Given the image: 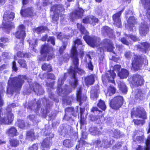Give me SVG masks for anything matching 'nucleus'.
Wrapping results in <instances>:
<instances>
[{
    "instance_id": "nucleus-1",
    "label": "nucleus",
    "mask_w": 150,
    "mask_h": 150,
    "mask_svg": "<svg viewBox=\"0 0 150 150\" xmlns=\"http://www.w3.org/2000/svg\"><path fill=\"white\" fill-rule=\"evenodd\" d=\"M84 46L81 40L77 39L74 41V44L71 50V55L73 59V64L70 67L69 72L72 77V81L70 83L74 88L78 84L77 79L75 76L76 72H78L80 75H83L85 73L83 70L78 68L79 59L76 50V48L80 50V56L82 57L84 54L83 51Z\"/></svg>"
},
{
    "instance_id": "nucleus-2",
    "label": "nucleus",
    "mask_w": 150,
    "mask_h": 150,
    "mask_svg": "<svg viewBox=\"0 0 150 150\" xmlns=\"http://www.w3.org/2000/svg\"><path fill=\"white\" fill-rule=\"evenodd\" d=\"M25 76L19 75L18 77L10 78L8 82L7 93L12 96L14 92L20 90L24 83V80L26 79Z\"/></svg>"
},
{
    "instance_id": "nucleus-3",
    "label": "nucleus",
    "mask_w": 150,
    "mask_h": 150,
    "mask_svg": "<svg viewBox=\"0 0 150 150\" xmlns=\"http://www.w3.org/2000/svg\"><path fill=\"white\" fill-rule=\"evenodd\" d=\"M42 99H39L37 102L36 104H34L32 102H30L28 103V105H26L25 107L27 109L33 110L37 114H41L42 115L45 117H46L49 112V109L50 106L52 105V102L50 101L49 100L44 99V101H46L47 107L45 109L41 108L40 110V104L42 101Z\"/></svg>"
},
{
    "instance_id": "nucleus-4",
    "label": "nucleus",
    "mask_w": 150,
    "mask_h": 150,
    "mask_svg": "<svg viewBox=\"0 0 150 150\" xmlns=\"http://www.w3.org/2000/svg\"><path fill=\"white\" fill-rule=\"evenodd\" d=\"M77 25L81 33L86 35L83 37V39L88 44L93 47H97L99 46L100 39L99 37L95 36L91 37L88 35V32L81 24L77 23Z\"/></svg>"
},
{
    "instance_id": "nucleus-5",
    "label": "nucleus",
    "mask_w": 150,
    "mask_h": 150,
    "mask_svg": "<svg viewBox=\"0 0 150 150\" xmlns=\"http://www.w3.org/2000/svg\"><path fill=\"white\" fill-rule=\"evenodd\" d=\"M144 64L145 65L148 64L146 57L144 55H134L132 61L131 69L135 71L140 69Z\"/></svg>"
},
{
    "instance_id": "nucleus-6",
    "label": "nucleus",
    "mask_w": 150,
    "mask_h": 150,
    "mask_svg": "<svg viewBox=\"0 0 150 150\" xmlns=\"http://www.w3.org/2000/svg\"><path fill=\"white\" fill-rule=\"evenodd\" d=\"M102 47L99 48L97 51V52L99 55V59L100 60H103L104 58V53L105 51L110 52H113L114 48L112 44V42L109 39L104 40L102 43Z\"/></svg>"
},
{
    "instance_id": "nucleus-7",
    "label": "nucleus",
    "mask_w": 150,
    "mask_h": 150,
    "mask_svg": "<svg viewBox=\"0 0 150 150\" xmlns=\"http://www.w3.org/2000/svg\"><path fill=\"white\" fill-rule=\"evenodd\" d=\"M11 109L8 107L3 111L1 108L0 109V122L4 124L11 123L14 119V115L11 112Z\"/></svg>"
},
{
    "instance_id": "nucleus-8",
    "label": "nucleus",
    "mask_w": 150,
    "mask_h": 150,
    "mask_svg": "<svg viewBox=\"0 0 150 150\" xmlns=\"http://www.w3.org/2000/svg\"><path fill=\"white\" fill-rule=\"evenodd\" d=\"M121 67L120 65H115L113 67V71H108L106 73L105 75L102 76L103 81L106 82L108 81L109 82L114 83L115 81L114 79L116 75L115 72L118 74V73L120 72V70Z\"/></svg>"
},
{
    "instance_id": "nucleus-9",
    "label": "nucleus",
    "mask_w": 150,
    "mask_h": 150,
    "mask_svg": "<svg viewBox=\"0 0 150 150\" xmlns=\"http://www.w3.org/2000/svg\"><path fill=\"white\" fill-rule=\"evenodd\" d=\"M15 35L17 38L21 39L19 45H16L14 47L15 50H18L23 48V41L25 37V27L23 25H21L19 26L18 30L16 33Z\"/></svg>"
},
{
    "instance_id": "nucleus-10",
    "label": "nucleus",
    "mask_w": 150,
    "mask_h": 150,
    "mask_svg": "<svg viewBox=\"0 0 150 150\" xmlns=\"http://www.w3.org/2000/svg\"><path fill=\"white\" fill-rule=\"evenodd\" d=\"M41 58L38 57L40 60H44L47 56H48L47 60H49L53 55L52 47L47 44L42 45L41 48Z\"/></svg>"
},
{
    "instance_id": "nucleus-11",
    "label": "nucleus",
    "mask_w": 150,
    "mask_h": 150,
    "mask_svg": "<svg viewBox=\"0 0 150 150\" xmlns=\"http://www.w3.org/2000/svg\"><path fill=\"white\" fill-rule=\"evenodd\" d=\"M66 74H64L63 79L59 78L58 80V86L57 88V93L59 96L64 97L69 93L72 91V89L67 86H66L65 88H61V85L64 83V81L65 79Z\"/></svg>"
},
{
    "instance_id": "nucleus-12",
    "label": "nucleus",
    "mask_w": 150,
    "mask_h": 150,
    "mask_svg": "<svg viewBox=\"0 0 150 150\" xmlns=\"http://www.w3.org/2000/svg\"><path fill=\"white\" fill-rule=\"evenodd\" d=\"M134 115L135 117L141 118L144 119H146L147 118L144 109L143 107L139 106L134 108L132 110V117L133 118Z\"/></svg>"
},
{
    "instance_id": "nucleus-13",
    "label": "nucleus",
    "mask_w": 150,
    "mask_h": 150,
    "mask_svg": "<svg viewBox=\"0 0 150 150\" xmlns=\"http://www.w3.org/2000/svg\"><path fill=\"white\" fill-rule=\"evenodd\" d=\"M113 142V140L111 139H108L106 137H105L102 142L100 140L98 139L94 141L93 144L96 146L103 147L106 148L112 144Z\"/></svg>"
},
{
    "instance_id": "nucleus-14",
    "label": "nucleus",
    "mask_w": 150,
    "mask_h": 150,
    "mask_svg": "<svg viewBox=\"0 0 150 150\" xmlns=\"http://www.w3.org/2000/svg\"><path fill=\"white\" fill-rule=\"evenodd\" d=\"M64 9L61 4L55 5L51 8V11H53L54 15L52 17V20L56 21L58 19L60 12H62Z\"/></svg>"
},
{
    "instance_id": "nucleus-15",
    "label": "nucleus",
    "mask_w": 150,
    "mask_h": 150,
    "mask_svg": "<svg viewBox=\"0 0 150 150\" xmlns=\"http://www.w3.org/2000/svg\"><path fill=\"white\" fill-rule=\"evenodd\" d=\"M123 103V99L121 96H117L114 98L110 102L111 108L115 109H117L120 107Z\"/></svg>"
},
{
    "instance_id": "nucleus-16",
    "label": "nucleus",
    "mask_w": 150,
    "mask_h": 150,
    "mask_svg": "<svg viewBox=\"0 0 150 150\" xmlns=\"http://www.w3.org/2000/svg\"><path fill=\"white\" fill-rule=\"evenodd\" d=\"M129 81L133 84L137 86H141L143 83L142 77L138 74L134 75L132 78L130 79Z\"/></svg>"
},
{
    "instance_id": "nucleus-17",
    "label": "nucleus",
    "mask_w": 150,
    "mask_h": 150,
    "mask_svg": "<svg viewBox=\"0 0 150 150\" xmlns=\"http://www.w3.org/2000/svg\"><path fill=\"white\" fill-rule=\"evenodd\" d=\"M83 10L81 8H78L70 15V18L71 20L73 21L75 19L81 17L83 16Z\"/></svg>"
},
{
    "instance_id": "nucleus-18",
    "label": "nucleus",
    "mask_w": 150,
    "mask_h": 150,
    "mask_svg": "<svg viewBox=\"0 0 150 150\" xmlns=\"http://www.w3.org/2000/svg\"><path fill=\"white\" fill-rule=\"evenodd\" d=\"M30 88L38 95H41L44 93V91L42 87L39 84L35 83L30 84Z\"/></svg>"
},
{
    "instance_id": "nucleus-19",
    "label": "nucleus",
    "mask_w": 150,
    "mask_h": 150,
    "mask_svg": "<svg viewBox=\"0 0 150 150\" xmlns=\"http://www.w3.org/2000/svg\"><path fill=\"white\" fill-rule=\"evenodd\" d=\"M144 5L145 12L143 13L144 16H146L150 20V1L149 0H141Z\"/></svg>"
},
{
    "instance_id": "nucleus-20",
    "label": "nucleus",
    "mask_w": 150,
    "mask_h": 150,
    "mask_svg": "<svg viewBox=\"0 0 150 150\" xmlns=\"http://www.w3.org/2000/svg\"><path fill=\"white\" fill-rule=\"evenodd\" d=\"M20 13L23 16H33L35 15V13L33 12V8L28 7L24 8L23 7H22Z\"/></svg>"
},
{
    "instance_id": "nucleus-21",
    "label": "nucleus",
    "mask_w": 150,
    "mask_h": 150,
    "mask_svg": "<svg viewBox=\"0 0 150 150\" xmlns=\"http://www.w3.org/2000/svg\"><path fill=\"white\" fill-rule=\"evenodd\" d=\"M136 22L135 18L131 16L129 18L127 21V23L125 25V27L130 31H133V28L134 27L135 24Z\"/></svg>"
},
{
    "instance_id": "nucleus-22",
    "label": "nucleus",
    "mask_w": 150,
    "mask_h": 150,
    "mask_svg": "<svg viewBox=\"0 0 150 150\" xmlns=\"http://www.w3.org/2000/svg\"><path fill=\"white\" fill-rule=\"evenodd\" d=\"M135 47L140 51H141L145 53L150 50V44L146 42L142 43L140 45H137Z\"/></svg>"
},
{
    "instance_id": "nucleus-23",
    "label": "nucleus",
    "mask_w": 150,
    "mask_h": 150,
    "mask_svg": "<svg viewBox=\"0 0 150 150\" xmlns=\"http://www.w3.org/2000/svg\"><path fill=\"white\" fill-rule=\"evenodd\" d=\"M83 22L85 23H89L93 25H95L96 23L98 21V19L95 17L91 15L87 16L83 20Z\"/></svg>"
},
{
    "instance_id": "nucleus-24",
    "label": "nucleus",
    "mask_w": 150,
    "mask_h": 150,
    "mask_svg": "<svg viewBox=\"0 0 150 150\" xmlns=\"http://www.w3.org/2000/svg\"><path fill=\"white\" fill-rule=\"evenodd\" d=\"M123 11V10H122L119 11L114 14L112 17L114 24L118 27H120L122 26L120 16Z\"/></svg>"
},
{
    "instance_id": "nucleus-25",
    "label": "nucleus",
    "mask_w": 150,
    "mask_h": 150,
    "mask_svg": "<svg viewBox=\"0 0 150 150\" xmlns=\"http://www.w3.org/2000/svg\"><path fill=\"white\" fill-rule=\"evenodd\" d=\"M71 127L69 125L66 126L64 128L63 126H62L59 128L58 132L60 134L63 136H65L66 134L71 132Z\"/></svg>"
},
{
    "instance_id": "nucleus-26",
    "label": "nucleus",
    "mask_w": 150,
    "mask_h": 150,
    "mask_svg": "<svg viewBox=\"0 0 150 150\" xmlns=\"http://www.w3.org/2000/svg\"><path fill=\"white\" fill-rule=\"evenodd\" d=\"M81 94V88H80L78 89L77 91L76 99V100L80 102V105L84 102L86 100V97L85 96H82Z\"/></svg>"
},
{
    "instance_id": "nucleus-27",
    "label": "nucleus",
    "mask_w": 150,
    "mask_h": 150,
    "mask_svg": "<svg viewBox=\"0 0 150 150\" xmlns=\"http://www.w3.org/2000/svg\"><path fill=\"white\" fill-rule=\"evenodd\" d=\"M148 26L145 23H142L139 29L140 35L142 36H145L148 31Z\"/></svg>"
},
{
    "instance_id": "nucleus-28",
    "label": "nucleus",
    "mask_w": 150,
    "mask_h": 150,
    "mask_svg": "<svg viewBox=\"0 0 150 150\" xmlns=\"http://www.w3.org/2000/svg\"><path fill=\"white\" fill-rule=\"evenodd\" d=\"M91 58L89 55H87L84 59V62L86 64V67L89 70L92 71L93 70V66L91 61Z\"/></svg>"
},
{
    "instance_id": "nucleus-29",
    "label": "nucleus",
    "mask_w": 150,
    "mask_h": 150,
    "mask_svg": "<svg viewBox=\"0 0 150 150\" xmlns=\"http://www.w3.org/2000/svg\"><path fill=\"white\" fill-rule=\"evenodd\" d=\"M74 108L69 107L66 108L65 109V115L64 117V119L68 120L67 117L70 119L71 116L69 115H71V114L74 117L76 116V115L74 114Z\"/></svg>"
},
{
    "instance_id": "nucleus-30",
    "label": "nucleus",
    "mask_w": 150,
    "mask_h": 150,
    "mask_svg": "<svg viewBox=\"0 0 150 150\" xmlns=\"http://www.w3.org/2000/svg\"><path fill=\"white\" fill-rule=\"evenodd\" d=\"M94 74H92L86 77L85 78V83L88 86L93 84L95 81Z\"/></svg>"
},
{
    "instance_id": "nucleus-31",
    "label": "nucleus",
    "mask_w": 150,
    "mask_h": 150,
    "mask_svg": "<svg viewBox=\"0 0 150 150\" xmlns=\"http://www.w3.org/2000/svg\"><path fill=\"white\" fill-rule=\"evenodd\" d=\"M146 146H138L137 150H150V135L148 137L146 142Z\"/></svg>"
},
{
    "instance_id": "nucleus-32",
    "label": "nucleus",
    "mask_w": 150,
    "mask_h": 150,
    "mask_svg": "<svg viewBox=\"0 0 150 150\" xmlns=\"http://www.w3.org/2000/svg\"><path fill=\"white\" fill-rule=\"evenodd\" d=\"M14 13L13 12H5L3 16V18L4 21H11L13 20L14 17Z\"/></svg>"
},
{
    "instance_id": "nucleus-33",
    "label": "nucleus",
    "mask_w": 150,
    "mask_h": 150,
    "mask_svg": "<svg viewBox=\"0 0 150 150\" xmlns=\"http://www.w3.org/2000/svg\"><path fill=\"white\" fill-rule=\"evenodd\" d=\"M6 133L9 136L12 137L17 136L18 134L16 129L13 127L8 129Z\"/></svg>"
},
{
    "instance_id": "nucleus-34",
    "label": "nucleus",
    "mask_w": 150,
    "mask_h": 150,
    "mask_svg": "<svg viewBox=\"0 0 150 150\" xmlns=\"http://www.w3.org/2000/svg\"><path fill=\"white\" fill-rule=\"evenodd\" d=\"M122 135V134L118 130L113 129L110 132V136L117 139L120 138Z\"/></svg>"
},
{
    "instance_id": "nucleus-35",
    "label": "nucleus",
    "mask_w": 150,
    "mask_h": 150,
    "mask_svg": "<svg viewBox=\"0 0 150 150\" xmlns=\"http://www.w3.org/2000/svg\"><path fill=\"white\" fill-rule=\"evenodd\" d=\"M129 75V71L124 69H122L120 72L118 73L119 76L122 79L126 78Z\"/></svg>"
},
{
    "instance_id": "nucleus-36",
    "label": "nucleus",
    "mask_w": 150,
    "mask_h": 150,
    "mask_svg": "<svg viewBox=\"0 0 150 150\" xmlns=\"http://www.w3.org/2000/svg\"><path fill=\"white\" fill-rule=\"evenodd\" d=\"M102 32L105 34L106 33L109 37H111V35H113V31L110 28L107 26H105L103 27L102 29Z\"/></svg>"
},
{
    "instance_id": "nucleus-37",
    "label": "nucleus",
    "mask_w": 150,
    "mask_h": 150,
    "mask_svg": "<svg viewBox=\"0 0 150 150\" xmlns=\"http://www.w3.org/2000/svg\"><path fill=\"white\" fill-rule=\"evenodd\" d=\"M52 145L51 139H49L47 137L44 140L42 143V146L43 147L49 148Z\"/></svg>"
},
{
    "instance_id": "nucleus-38",
    "label": "nucleus",
    "mask_w": 150,
    "mask_h": 150,
    "mask_svg": "<svg viewBox=\"0 0 150 150\" xmlns=\"http://www.w3.org/2000/svg\"><path fill=\"white\" fill-rule=\"evenodd\" d=\"M89 132L91 134L93 135H100L101 132L97 127H91L89 129Z\"/></svg>"
},
{
    "instance_id": "nucleus-39",
    "label": "nucleus",
    "mask_w": 150,
    "mask_h": 150,
    "mask_svg": "<svg viewBox=\"0 0 150 150\" xmlns=\"http://www.w3.org/2000/svg\"><path fill=\"white\" fill-rule=\"evenodd\" d=\"M63 145L66 147H71L74 145V141L72 140L69 139L64 140L63 142Z\"/></svg>"
},
{
    "instance_id": "nucleus-40",
    "label": "nucleus",
    "mask_w": 150,
    "mask_h": 150,
    "mask_svg": "<svg viewBox=\"0 0 150 150\" xmlns=\"http://www.w3.org/2000/svg\"><path fill=\"white\" fill-rule=\"evenodd\" d=\"M47 35H45L42 37V40L43 41H44L47 40V42H50L51 44L54 45L55 44L54 38V37H50L47 38Z\"/></svg>"
},
{
    "instance_id": "nucleus-41",
    "label": "nucleus",
    "mask_w": 150,
    "mask_h": 150,
    "mask_svg": "<svg viewBox=\"0 0 150 150\" xmlns=\"http://www.w3.org/2000/svg\"><path fill=\"white\" fill-rule=\"evenodd\" d=\"M118 87L120 90L123 93L125 94L127 93V89L124 83L120 82V83L118 84Z\"/></svg>"
},
{
    "instance_id": "nucleus-42",
    "label": "nucleus",
    "mask_w": 150,
    "mask_h": 150,
    "mask_svg": "<svg viewBox=\"0 0 150 150\" xmlns=\"http://www.w3.org/2000/svg\"><path fill=\"white\" fill-rule=\"evenodd\" d=\"M98 97V90L93 87L91 91V98L94 100L96 99Z\"/></svg>"
},
{
    "instance_id": "nucleus-43",
    "label": "nucleus",
    "mask_w": 150,
    "mask_h": 150,
    "mask_svg": "<svg viewBox=\"0 0 150 150\" xmlns=\"http://www.w3.org/2000/svg\"><path fill=\"white\" fill-rule=\"evenodd\" d=\"M115 88L113 86H110L108 89L106 95L109 96H112L115 93Z\"/></svg>"
},
{
    "instance_id": "nucleus-44",
    "label": "nucleus",
    "mask_w": 150,
    "mask_h": 150,
    "mask_svg": "<svg viewBox=\"0 0 150 150\" xmlns=\"http://www.w3.org/2000/svg\"><path fill=\"white\" fill-rule=\"evenodd\" d=\"M47 29V28L46 27L41 26L35 28L34 31L35 32L39 34L44 32Z\"/></svg>"
},
{
    "instance_id": "nucleus-45",
    "label": "nucleus",
    "mask_w": 150,
    "mask_h": 150,
    "mask_svg": "<svg viewBox=\"0 0 150 150\" xmlns=\"http://www.w3.org/2000/svg\"><path fill=\"white\" fill-rule=\"evenodd\" d=\"M37 39H33L30 40L29 42V44L30 47L33 48V51L36 52V50L34 49V47L37 45Z\"/></svg>"
},
{
    "instance_id": "nucleus-46",
    "label": "nucleus",
    "mask_w": 150,
    "mask_h": 150,
    "mask_svg": "<svg viewBox=\"0 0 150 150\" xmlns=\"http://www.w3.org/2000/svg\"><path fill=\"white\" fill-rule=\"evenodd\" d=\"M17 125L20 128L22 129H25L26 125L25 124L24 120L18 119V120L17 122Z\"/></svg>"
},
{
    "instance_id": "nucleus-47",
    "label": "nucleus",
    "mask_w": 150,
    "mask_h": 150,
    "mask_svg": "<svg viewBox=\"0 0 150 150\" xmlns=\"http://www.w3.org/2000/svg\"><path fill=\"white\" fill-rule=\"evenodd\" d=\"M26 136L27 138L31 140L34 139L35 136L33 131L32 130L28 132L26 134Z\"/></svg>"
},
{
    "instance_id": "nucleus-48",
    "label": "nucleus",
    "mask_w": 150,
    "mask_h": 150,
    "mask_svg": "<svg viewBox=\"0 0 150 150\" xmlns=\"http://www.w3.org/2000/svg\"><path fill=\"white\" fill-rule=\"evenodd\" d=\"M17 56L19 57L29 58L30 57L31 54L30 53H23L19 51L17 52Z\"/></svg>"
},
{
    "instance_id": "nucleus-49",
    "label": "nucleus",
    "mask_w": 150,
    "mask_h": 150,
    "mask_svg": "<svg viewBox=\"0 0 150 150\" xmlns=\"http://www.w3.org/2000/svg\"><path fill=\"white\" fill-rule=\"evenodd\" d=\"M72 36L71 35H64L61 32L58 33L57 35V37L58 39L62 40L63 38H65L67 39H69L71 36Z\"/></svg>"
},
{
    "instance_id": "nucleus-50",
    "label": "nucleus",
    "mask_w": 150,
    "mask_h": 150,
    "mask_svg": "<svg viewBox=\"0 0 150 150\" xmlns=\"http://www.w3.org/2000/svg\"><path fill=\"white\" fill-rule=\"evenodd\" d=\"M42 68L43 70L47 71H51L52 70L51 67L49 64H44L42 65Z\"/></svg>"
},
{
    "instance_id": "nucleus-51",
    "label": "nucleus",
    "mask_w": 150,
    "mask_h": 150,
    "mask_svg": "<svg viewBox=\"0 0 150 150\" xmlns=\"http://www.w3.org/2000/svg\"><path fill=\"white\" fill-rule=\"evenodd\" d=\"M144 94L143 93L141 90H139L136 92L135 98L136 99H141L144 96Z\"/></svg>"
},
{
    "instance_id": "nucleus-52",
    "label": "nucleus",
    "mask_w": 150,
    "mask_h": 150,
    "mask_svg": "<svg viewBox=\"0 0 150 150\" xmlns=\"http://www.w3.org/2000/svg\"><path fill=\"white\" fill-rule=\"evenodd\" d=\"M98 106L103 110H105L106 109V106L105 102L102 100H100L97 104Z\"/></svg>"
},
{
    "instance_id": "nucleus-53",
    "label": "nucleus",
    "mask_w": 150,
    "mask_h": 150,
    "mask_svg": "<svg viewBox=\"0 0 150 150\" xmlns=\"http://www.w3.org/2000/svg\"><path fill=\"white\" fill-rule=\"evenodd\" d=\"M10 144L11 146L16 147L19 144V141L15 139H11L10 141Z\"/></svg>"
},
{
    "instance_id": "nucleus-54",
    "label": "nucleus",
    "mask_w": 150,
    "mask_h": 150,
    "mask_svg": "<svg viewBox=\"0 0 150 150\" xmlns=\"http://www.w3.org/2000/svg\"><path fill=\"white\" fill-rule=\"evenodd\" d=\"M28 118L34 124H36L38 122L36 117L34 115H30L28 116Z\"/></svg>"
},
{
    "instance_id": "nucleus-55",
    "label": "nucleus",
    "mask_w": 150,
    "mask_h": 150,
    "mask_svg": "<svg viewBox=\"0 0 150 150\" xmlns=\"http://www.w3.org/2000/svg\"><path fill=\"white\" fill-rule=\"evenodd\" d=\"M132 137L134 141H137L139 143H141L143 142L144 139V136L143 134H142L141 136H137V137L136 139L134 138V136H133Z\"/></svg>"
},
{
    "instance_id": "nucleus-56",
    "label": "nucleus",
    "mask_w": 150,
    "mask_h": 150,
    "mask_svg": "<svg viewBox=\"0 0 150 150\" xmlns=\"http://www.w3.org/2000/svg\"><path fill=\"white\" fill-rule=\"evenodd\" d=\"M68 43L67 42H63L62 46L60 48L59 50V52L61 55L63 52V51L65 50Z\"/></svg>"
},
{
    "instance_id": "nucleus-57",
    "label": "nucleus",
    "mask_w": 150,
    "mask_h": 150,
    "mask_svg": "<svg viewBox=\"0 0 150 150\" xmlns=\"http://www.w3.org/2000/svg\"><path fill=\"white\" fill-rule=\"evenodd\" d=\"M86 142L85 141L80 140L79 141V145H77L76 147L77 150H83V149L81 147L83 145H85Z\"/></svg>"
},
{
    "instance_id": "nucleus-58",
    "label": "nucleus",
    "mask_w": 150,
    "mask_h": 150,
    "mask_svg": "<svg viewBox=\"0 0 150 150\" xmlns=\"http://www.w3.org/2000/svg\"><path fill=\"white\" fill-rule=\"evenodd\" d=\"M18 63L21 67L26 68V62L23 59H19L18 60Z\"/></svg>"
},
{
    "instance_id": "nucleus-59",
    "label": "nucleus",
    "mask_w": 150,
    "mask_h": 150,
    "mask_svg": "<svg viewBox=\"0 0 150 150\" xmlns=\"http://www.w3.org/2000/svg\"><path fill=\"white\" fill-rule=\"evenodd\" d=\"M101 115H91L89 116L90 119L92 121H95L100 119L101 117Z\"/></svg>"
},
{
    "instance_id": "nucleus-60",
    "label": "nucleus",
    "mask_w": 150,
    "mask_h": 150,
    "mask_svg": "<svg viewBox=\"0 0 150 150\" xmlns=\"http://www.w3.org/2000/svg\"><path fill=\"white\" fill-rule=\"evenodd\" d=\"M91 111L94 113H95V112H96V113L99 112L98 115H101V117L103 116V114L102 112H101L100 110H99L98 108L96 107H93Z\"/></svg>"
},
{
    "instance_id": "nucleus-61",
    "label": "nucleus",
    "mask_w": 150,
    "mask_h": 150,
    "mask_svg": "<svg viewBox=\"0 0 150 150\" xmlns=\"http://www.w3.org/2000/svg\"><path fill=\"white\" fill-rule=\"evenodd\" d=\"M69 58V57L68 54H65L64 56H62V58L60 59L59 60L61 61H63L64 62H67Z\"/></svg>"
},
{
    "instance_id": "nucleus-62",
    "label": "nucleus",
    "mask_w": 150,
    "mask_h": 150,
    "mask_svg": "<svg viewBox=\"0 0 150 150\" xmlns=\"http://www.w3.org/2000/svg\"><path fill=\"white\" fill-rule=\"evenodd\" d=\"M49 96V98L51 100L54 101L56 102H59V100L58 98L55 97L54 96V94L52 93H50Z\"/></svg>"
},
{
    "instance_id": "nucleus-63",
    "label": "nucleus",
    "mask_w": 150,
    "mask_h": 150,
    "mask_svg": "<svg viewBox=\"0 0 150 150\" xmlns=\"http://www.w3.org/2000/svg\"><path fill=\"white\" fill-rule=\"evenodd\" d=\"M133 122L136 125H139L140 124H141L142 125H143L145 122V121L144 120H134Z\"/></svg>"
},
{
    "instance_id": "nucleus-64",
    "label": "nucleus",
    "mask_w": 150,
    "mask_h": 150,
    "mask_svg": "<svg viewBox=\"0 0 150 150\" xmlns=\"http://www.w3.org/2000/svg\"><path fill=\"white\" fill-rule=\"evenodd\" d=\"M133 55V53L130 52L129 51H128L125 52L124 55L126 58L129 59Z\"/></svg>"
}]
</instances>
